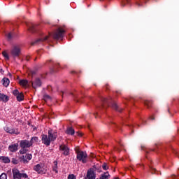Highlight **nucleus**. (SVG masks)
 <instances>
[{"label": "nucleus", "instance_id": "f257e3e1", "mask_svg": "<svg viewBox=\"0 0 179 179\" xmlns=\"http://www.w3.org/2000/svg\"><path fill=\"white\" fill-rule=\"evenodd\" d=\"M20 146L22 149L20 150L21 155H24L29 152V148L31 146V143L27 140H22L20 141Z\"/></svg>", "mask_w": 179, "mask_h": 179}, {"label": "nucleus", "instance_id": "f03ea898", "mask_svg": "<svg viewBox=\"0 0 179 179\" xmlns=\"http://www.w3.org/2000/svg\"><path fill=\"white\" fill-rule=\"evenodd\" d=\"M13 179H22V178H28L29 176L27 173H22L17 169H12Z\"/></svg>", "mask_w": 179, "mask_h": 179}, {"label": "nucleus", "instance_id": "7ed1b4c3", "mask_svg": "<svg viewBox=\"0 0 179 179\" xmlns=\"http://www.w3.org/2000/svg\"><path fill=\"white\" fill-rule=\"evenodd\" d=\"M65 34V31L62 28H58L56 32H54L52 34L53 38L55 40H59V38H62Z\"/></svg>", "mask_w": 179, "mask_h": 179}, {"label": "nucleus", "instance_id": "20e7f679", "mask_svg": "<svg viewBox=\"0 0 179 179\" xmlns=\"http://www.w3.org/2000/svg\"><path fill=\"white\" fill-rule=\"evenodd\" d=\"M10 54L12 57H13L14 58H17L21 54L20 48L17 45L13 46L10 50Z\"/></svg>", "mask_w": 179, "mask_h": 179}, {"label": "nucleus", "instance_id": "39448f33", "mask_svg": "<svg viewBox=\"0 0 179 179\" xmlns=\"http://www.w3.org/2000/svg\"><path fill=\"white\" fill-rule=\"evenodd\" d=\"M87 157V154L86 152L81 151L78 154H77V159L79 162H82V163H86V158Z\"/></svg>", "mask_w": 179, "mask_h": 179}, {"label": "nucleus", "instance_id": "423d86ee", "mask_svg": "<svg viewBox=\"0 0 179 179\" xmlns=\"http://www.w3.org/2000/svg\"><path fill=\"white\" fill-rule=\"evenodd\" d=\"M32 156L31 154H27L25 156L22 155L21 157H19L20 162L22 163H24L26 164L27 163H29V160L31 159Z\"/></svg>", "mask_w": 179, "mask_h": 179}, {"label": "nucleus", "instance_id": "0eeeda50", "mask_svg": "<svg viewBox=\"0 0 179 179\" xmlns=\"http://www.w3.org/2000/svg\"><path fill=\"white\" fill-rule=\"evenodd\" d=\"M85 179H96V173L94 172V169H88Z\"/></svg>", "mask_w": 179, "mask_h": 179}, {"label": "nucleus", "instance_id": "6e6552de", "mask_svg": "<svg viewBox=\"0 0 179 179\" xmlns=\"http://www.w3.org/2000/svg\"><path fill=\"white\" fill-rule=\"evenodd\" d=\"M59 150L63 152V155L64 156L69 155V148L68 147V145H66L65 144H62L59 145Z\"/></svg>", "mask_w": 179, "mask_h": 179}, {"label": "nucleus", "instance_id": "1a4fd4ad", "mask_svg": "<svg viewBox=\"0 0 179 179\" xmlns=\"http://www.w3.org/2000/svg\"><path fill=\"white\" fill-rule=\"evenodd\" d=\"M41 141L42 143L45 145V146H50V145H51V140L50 139V137L45 134L41 135Z\"/></svg>", "mask_w": 179, "mask_h": 179}, {"label": "nucleus", "instance_id": "9d476101", "mask_svg": "<svg viewBox=\"0 0 179 179\" xmlns=\"http://www.w3.org/2000/svg\"><path fill=\"white\" fill-rule=\"evenodd\" d=\"M31 83L34 89H37V87H41V85H43L41 80L38 78L31 82Z\"/></svg>", "mask_w": 179, "mask_h": 179}, {"label": "nucleus", "instance_id": "9b49d317", "mask_svg": "<svg viewBox=\"0 0 179 179\" xmlns=\"http://www.w3.org/2000/svg\"><path fill=\"white\" fill-rule=\"evenodd\" d=\"M50 36H46L43 38H40L36 39L35 41L32 42L31 45H36L37 44H41V43H44V41H47L49 38Z\"/></svg>", "mask_w": 179, "mask_h": 179}, {"label": "nucleus", "instance_id": "f8f14e48", "mask_svg": "<svg viewBox=\"0 0 179 179\" xmlns=\"http://www.w3.org/2000/svg\"><path fill=\"white\" fill-rule=\"evenodd\" d=\"M48 137L51 142H54L57 139V132L52 131V129L48 130Z\"/></svg>", "mask_w": 179, "mask_h": 179}, {"label": "nucleus", "instance_id": "ddd939ff", "mask_svg": "<svg viewBox=\"0 0 179 179\" xmlns=\"http://www.w3.org/2000/svg\"><path fill=\"white\" fill-rule=\"evenodd\" d=\"M101 100L103 103L102 106L105 107L106 104V106H108V104H110V103H111L112 98L110 96H109V98L101 97Z\"/></svg>", "mask_w": 179, "mask_h": 179}, {"label": "nucleus", "instance_id": "4468645a", "mask_svg": "<svg viewBox=\"0 0 179 179\" xmlns=\"http://www.w3.org/2000/svg\"><path fill=\"white\" fill-rule=\"evenodd\" d=\"M4 129L8 134H15V135H19V134H20V132H19L17 130L15 129H10L8 127H6Z\"/></svg>", "mask_w": 179, "mask_h": 179}, {"label": "nucleus", "instance_id": "2eb2a0df", "mask_svg": "<svg viewBox=\"0 0 179 179\" xmlns=\"http://www.w3.org/2000/svg\"><path fill=\"white\" fill-rule=\"evenodd\" d=\"M111 107L112 108H113V110H115V111H118L119 113H121L122 111V109L120 108V107H118V105L115 102H112Z\"/></svg>", "mask_w": 179, "mask_h": 179}, {"label": "nucleus", "instance_id": "dca6fc26", "mask_svg": "<svg viewBox=\"0 0 179 179\" xmlns=\"http://www.w3.org/2000/svg\"><path fill=\"white\" fill-rule=\"evenodd\" d=\"M19 147V144L11 145L8 147L10 152H16L17 150V148Z\"/></svg>", "mask_w": 179, "mask_h": 179}, {"label": "nucleus", "instance_id": "f3484780", "mask_svg": "<svg viewBox=\"0 0 179 179\" xmlns=\"http://www.w3.org/2000/svg\"><path fill=\"white\" fill-rule=\"evenodd\" d=\"M41 164H38L36 166H34V170L35 171H37V173H38L40 174V173H41V171H43V170L41 169Z\"/></svg>", "mask_w": 179, "mask_h": 179}, {"label": "nucleus", "instance_id": "a211bd4d", "mask_svg": "<svg viewBox=\"0 0 179 179\" xmlns=\"http://www.w3.org/2000/svg\"><path fill=\"white\" fill-rule=\"evenodd\" d=\"M0 100L1 101H3L4 103H6V101H9V96H8L3 94H0Z\"/></svg>", "mask_w": 179, "mask_h": 179}, {"label": "nucleus", "instance_id": "6ab92c4d", "mask_svg": "<svg viewBox=\"0 0 179 179\" xmlns=\"http://www.w3.org/2000/svg\"><path fill=\"white\" fill-rule=\"evenodd\" d=\"M1 82L3 86H5V87H8V86H9L10 80H8V78H3Z\"/></svg>", "mask_w": 179, "mask_h": 179}, {"label": "nucleus", "instance_id": "aec40b11", "mask_svg": "<svg viewBox=\"0 0 179 179\" xmlns=\"http://www.w3.org/2000/svg\"><path fill=\"white\" fill-rule=\"evenodd\" d=\"M110 177V173H108V171L105 172L101 175V177L99 178L96 179H108Z\"/></svg>", "mask_w": 179, "mask_h": 179}, {"label": "nucleus", "instance_id": "412c9836", "mask_svg": "<svg viewBox=\"0 0 179 179\" xmlns=\"http://www.w3.org/2000/svg\"><path fill=\"white\" fill-rule=\"evenodd\" d=\"M0 160L3 162V163H10V159L8 157H0Z\"/></svg>", "mask_w": 179, "mask_h": 179}, {"label": "nucleus", "instance_id": "4be33fe9", "mask_svg": "<svg viewBox=\"0 0 179 179\" xmlns=\"http://www.w3.org/2000/svg\"><path fill=\"white\" fill-rule=\"evenodd\" d=\"M37 25L31 24V26H29V31L31 33H35L36 30H37Z\"/></svg>", "mask_w": 179, "mask_h": 179}, {"label": "nucleus", "instance_id": "5701e85b", "mask_svg": "<svg viewBox=\"0 0 179 179\" xmlns=\"http://www.w3.org/2000/svg\"><path fill=\"white\" fill-rule=\"evenodd\" d=\"M66 134L68 135H75V129L72 127H69L66 130Z\"/></svg>", "mask_w": 179, "mask_h": 179}, {"label": "nucleus", "instance_id": "b1692460", "mask_svg": "<svg viewBox=\"0 0 179 179\" xmlns=\"http://www.w3.org/2000/svg\"><path fill=\"white\" fill-rule=\"evenodd\" d=\"M19 83H20V85H21V86L26 87V86H27V85H29V81L27 80H20Z\"/></svg>", "mask_w": 179, "mask_h": 179}, {"label": "nucleus", "instance_id": "393cba45", "mask_svg": "<svg viewBox=\"0 0 179 179\" xmlns=\"http://www.w3.org/2000/svg\"><path fill=\"white\" fill-rule=\"evenodd\" d=\"M24 99V95H23V93L21 92L17 94V101H23Z\"/></svg>", "mask_w": 179, "mask_h": 179}, {"label": "nucleus", "instance_id": "a878e982", "mask_svg": "<svg viewBox=\"0 0 179 179\" xmlns=\"http://www.w3.org/2000/svg\"><path fill=\"white\" fill-rule=\"evenodd\" d=\"M31 143V146L35 142H38V137H32L29 141Z\"/></svg>", "mask_w": 179, "mask_h": 179}, {"label": "nucleus", "instance_id": "bb28decb", "mask_svg": "<svg viewBox=\"0 0 179 179\" xmlns=\"http://www.w3.org/2000/svg\"><path fill=\"white\" fill-rule=\"evenodd\" d=\"M150 171L151 173V174H157V170H156V169L153 168L152 166H150Z\"/></svg>", "mask_w": 179, "mask_h": 179}, {"label": "nucleus", "instance_id": "cd10ccee", "mask_svg": "<svg viewBox=\"0 0 179 179\" xmlns=\"http://www.w3.org/2000/svg\"><path fill=\"white\" fill-rule=\"evenodd\" d=\"M43 100L45 101H48V100H51V96H50V95H48V94H45L43 96Z\"/></svg>", "mask_w": 179, "mask_h": 179}, {"label": "nucleus", "instance_id": "c85d7f7f", "mask_svg": "<svg viewBox=\"0 0 179 179\" xmlns=\"http://www.w3.org/2000/svg\"><path fill=\"white\" fill-rule=\"evenodd\" d=\"M3 57H4L5 59L8 60L9 59V55L6 52H3Z\"/></svg>", "mask_w": 179, "mask_h": 179}, {"label": "nucleus", "instance_id": "c756f323", "mask_svg": "<svg viewBox=\"0 0 179 179\" xmlns=\"http://www.w3.org/2000/svg\"><path fill=\"white\" fill-rule=\"evenodd\" d=\"M145 106H147L148 108H150L152 106V101H146L145 102Z\"/></svg>", "mask_w": 179, "mask_h": 179}, {"label": "nucleus", "instance_id": "7c9ffc66", "mask_svg": "<svg viewBox=\"0 0 179 179\" xmlns=\"http://www.w3.org/2000/svg\"><path fill=\"white\" fill-rule=\"evenodd\" d=\"M57 66H58V64H56L51 69L52 73H54V72H57Z\"/></svg>", "mask_w": 179, "mask_h": 179}, {"label": "nucleus", "instance_id": "2f4dec72", "mask_svg": "<svg viewBox=\"0 0 179 179\" xmlns=\"http://www.w3.org/2000/svg\"><path fill=\"white\" fill-rule=\"evenodd\" d=\"M11 162L13 164H19V160H17L16 158H13Z\"/></svg>", "mask_w": 179, "mask_h": 179}, {"label": "nucleus", "instance_id": "473e14b6", "mask_svg": "<svg viewBox=\"0 0 179 179\" xmlns=\"http://www.w3.org/2000/svg\"><path fill=\"white\" fill-rule=\"evenodd\" d=\"M0 179H8V176L6 175V173H3L0 176Z\"/></svg>", "mask_w": 179, "mask_h": 179}, {"label": "nucleus", "instance_id": "72a5a7b5", "mask_svg": "<svg viewBox=\"0 0 179 179\" xmlns=\"http://www.w3.org/2000/svg\"><path fill=\"white\" fill-rule=\"evenodd\" d=\"M103 170H108V165H107V163H103L102 165Z\"/></svg>", "mask_w": 179, "mask_h": 179}, {"label": "nucleus", "instance_id": "f704fd0d", "mask_svg": "<svg viewBox=\"0 0 179 179\" xmlns=\"http://www.w3.org/2000/svg\"><path fill=\"white\" fill-rule=\"evenodd\" d=\"M7 38H8V40H10L11 38H13V34H12V33H8V34H7Z\"/></svg>", "mask_w": 179, "mask_h": 179}, {"label": "nucleus", "instance_id": "c9c22d12", "mask_svg": "<svg viewBox=\"0 0 179 179\" xmlns=\"http://www.w3.org/2000/svg\"><path fill=\"white\" fill-rule=\"evenodd\" d=\"M68 179H76V176L73 174L69 175Z\"/></svg>", "mask_w": 179, "mask_h": 179}, {"label": "nucleus", "instance_id": "e433bc0d", "mask_svg": "<svg viewBox=\"0 0 179 179\" xmlns=\"http://www.w3.org/2000/svg\"><path fill=\"white\" fill-rule=\"evenodd\" d=\"M13 94H14V96H18V94H20V93H19V90H15L13 91Z\"/></svg>", "mask_w": 179, "mask_h": 179}, {"label": "nucleus", "instance_id": "4c0bfd02", "mask_svg": "<svg viewBox=\"0 0 179 179\" xmlns=\"http://www.w3.org/2000/svg\"><path fill=\"white\" fill-rule=\"evenodd\" d=\"M75 151L77 155H79V153H80V152H82V151L79 150V148H75Z\"/></svg>", "mask_w": 179, "mask_h": 179}, {"label": "nucleus", "instance_id": "58836bf2", "mask_svg": "<svg viewBox=\"0 0 179 179\" xmlns=\"http://www.w3.org/2000/svg\"><path fill=\"white\" fill-rule=\"evenodd\" d=\"M94 171H97L98 173H101V168H95Z\"/></svg>", "mask_w": 179, "mask_h": 179}, {"label": "nucleus", "instance_id": "ea45409f", "mask_svg": "<svg viewBox=\"0 0 179 179\" xmlns=\"http://www.w3.org/2000/svg\"><path fill=\"white\" fill-rule=\"evenodd\" d=\"M30 73H31V76H34V75H36V71H31Z\"/></svg>", "mask_w": 179, "mask_h": 179}, {"label": "nucleus", "instance_id": "a19ab883", "mask_svg": "<svg viewBox=\"0 0 179 179\" xmlns=\"http://www.w3.org/2000/svg\"><path fill=\"white\" fill-rule=\"evenodd\" d=\"M76 134L78 136H82L83 135L82 133H80L79 131H77Z\"/></svg>", "mask_w": 179, "mask_h": 179}, {"label": "nucleus", "instance_id": "79ce46f5", "mask_svg": "<svg viewBox=\"0 0 179 179\" xmlns=\"http://www.w3.org/2000/svg\"><path fill=\"white\" fill-rule=\"evenodd\" d=\"M138 6H142V4L141 3H137Z\"/></svg>", "mask_w": 179, "mask_h": 179}, {"label": "nucleus", "instance_id": "37998d69", "mask_svg": "<svg viewBox=\"0 0 179 179\" xmlns=\"http://www.w3.org/2000/svg\"><path fill=\"white\" fill-rule=\"evenodd\" d=\"M55 166H56V167H57V166L58 165V162H55Z\"/></svg>", "mask_w": 179, "mask_h": 179}, {"label": "nucleus", "instance_id": "c03bdc74", "mask_svg": "<svg viewBox=\"0 0 179 179\" xmlns=\"http://www.w3.org/2000/svg\"><path fill=\"white\" fill-rule=\"evenodd\" d=\"M0 72H1V73H2L3 72V70L2 69H1Z\"/></svg>", "mask_w": 179, "mask_h": 179}, {"label": "nucleus", "instance_id": "a18cd8bd", "mask_svg": "<svg viewBox=\"0 0 179 179\" xmlns=\"http://www.w3.org/2000/svg\"><path fill=\"white\" fill-rule=\"evenodd\" d=\"M150 120H155L154 117H150Z\"/></svg>", "mask_w": 179, "mask_h": 179}, {"label": "nucleus", "instance_id": "49530a36", "mask_svg": "<svg viewBox=\"0 0 179 179\" xmlns=\"http://www.w3.org/2000/svg\"><path fill=\"white\" fill-rule=\"evenodd\" d=\"M9 76H12V74H11V73H9Z\"/></svg>", "mask_w": 179, "mask_h": 179}, {"label": "nucleus", "instance_id": "de8ad7c7", "mask_svg": "<svg viewBox=\"0 0 179 179\" xmlns=\"http://www.w3.org/2000/svg\"><path fill=\"white\" fill-rule=\"evenodd\" d=\"M27 61H29V58L27 57Z\"/></svg>", "mask_w": 179, "mask_h": 179}, {"label": "nucleus", "instance_id": "09e8293b", "mask_svg": "<svg viewBox=\"0 0 179 179\" xmlns=\"http://www.w3.org/2000/svg\"><path fill=\"white\" fill-rule=\"evenodd\" d=\"M146 123V122L145 121V122H143V124H145Z\"/></svg>", "mask_w": 179, "mask_h": 179}, {"label": "nucleus", "instance_id": "8fccbe9b", "mask_svg": "<svg viewBox=\"0 0 179 179\" xmlns=\"http://www.w3.org/2000/svg\"><path fill=\"white\" fill-rule=\"evenodd\" d=\"M61 93H64V92H63V91H61Z\"/></svg>", "mask_w": 179, "mask_h": 179}, {"label": "nucleus", "instance_id": "3c124183", "mask_svg": "<svg viewBox=\"0 0 179 179\" xmlns=\"http://www.w3.org/2000/svg\"><path fill=\"white\" fill-rule=\"evenodd\" d=\"M100 1H103V0H100Z\"/></svg>", "mask_w": 179, "mask_h": 179}]
</instances>
